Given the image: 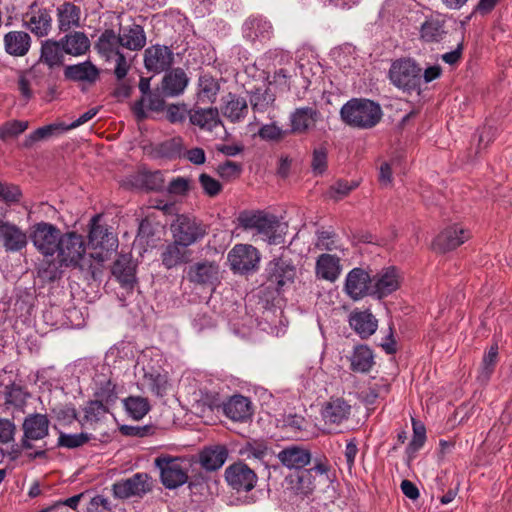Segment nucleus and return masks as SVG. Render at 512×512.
Segmentation results:
<instances>
[{
	"label": "nucleus",
	"instance_id": "f257e3e1",
	"mask_svg": "<svg viewBox=\"0 0 512 512\" xmlns=\"http://www.w3.org/2000/svg\"><path fill=\"white\" fill-rule=\"evenodd\" d=\"M239 226L252 232L270 245H278L284 242L287 225L282 223L277 216L263 211L243 212L238 217Z\"/></svg>",
	"mask_w": 512,
	"mask_h": 512
},
{
	"label": "nucleus",
	"instance_id": "f03ea898",
	"mask_svg": "<svg viewBox=\"0 0 512 512\" xmlns=\"http://www.w3.org/2000/svg\"><path fill=\"white\" fill-rule=\"evenodd\" d=\"M343 121L356 128L369 129L374 127L382 117L378 103L368 99H351L340 111Z\"/></svg>",
	"mask_w": 512,
	"mask_h": 512
},
{
	"label": "nucleus",
	"instance_id": "7ed1b4c3",
	"mask_svg": "<svg viewBox=\"0 0 512 512\" xmlns=\"http://www.w3.org/2000/svg\"><path fill=\"white\" fill-rule=\"evenodd\" d=\"M102 216L97 214L93 216L89 224L88 245L94 250L90 254L91 258L98 262H104L109 254L118 247V239L107 225L100 224Z\"/></svg>",
	"mask_w": 512,
	"mask_h": 512
},
{
	"label": "nucleus",
	"instance_id": "20e7f679",
	"mask_svg": "<svg viewBox=\"0 0 512 512\" xmlns=\"http://www.w3.org/2000/svg\"><path fill=\"white\" fill-rule=\"evenodd\" d=\"M56 253L57 259L64 266L78 267L81 270H84L86 266L90 267L84 238L75 232L63 234Z\"/></svg>",
	"mask_w": 512,
	"mask_h": 512
},
{
	"label": "nucleus",
	"instance_id": "39448f33",
	"mask_svg": "<svg viewBox=\"0 0 512 512\" xmlns=\"http://www.w3.org/2000/svg\"><path fill=\"white\" fill-rule=\"evenodd\" d=\"M23 438L19 445L21 451L35 459L45 456L44 449L33 450L32 440H41L47 437L49 433V420L46 415L35 413L28 415L23 422Z\"/></svg>",
	"mask_w": 512,
	"mask_h": 512
},
{
	"label": "nucleus",
	"instance_id": "423d86ee",
	"mask_svg": "<svg viewBox=\"0 0 512 512\" xmlns=\"http://www.w3.org/2000/svg\"><path fill=\"white\" fill-rule=\"evenodd\" d=\"M421 71L411 58H400L392 62L389 69L391 83L403 90H416L420 87Z\"/></svg>",
	"mask_w": 512,
	"mask_h": 512
},
{
	"label": "nucleus",
	"instance_id": "0eeeda50",
	"mask_svg": "<svg viewBox=\"0 0 512 512\" xmlns=\"http://www.w3.org/2000/svg\"><path fill=\"white\" fill-rule=\"evenodd\" d=\"M154 463L160 470L162 484L167 489H175L187 482L188 462L185 459L163 455L157 457Z\"/></svg>",
	"mask_w": 512,
	"mask_h": 512
},
{
	"label": "nucleus",
	"instance_id": "6e6552de",
	"mask_svg": "<svg viewBox=\"0 0 512 512\" xmlns=\"http://www.w3.org/2000/svg\"><path fill=\"white\" fill-rule=\"evenodd\" d=\"M173 240L182 247H189L206 235V226L199 220L188 215H178L171 224Z\"/></svg>",
	"mask_w": 512,
	"mask_h": 512
},
{
	"label": "nucleus",
	"instance_id": "1a4fd4ad",
	"mask_svg": "<svg viewBox=\"0 0 512 512\" xmlns=\"http://www.w3.org/2000/svg\"><path fill=\"white\" fill-rule=\"evenodd\" d=\"M63 234L55 225L37 223L31 233V240L35 248L44 256H53L59 246Z\"/></svg>",
	"mask_w": 512,
	"mask_h": 512
},
{
	"label": "nucleus",
	"instance_id": "9d476101",
	"mask_svg": "<svg viewBox=\"0 0 512 512\" xmlns=\"http://www.w3.org/2000/svg\"><path fill=\"white\" fill-rule=\"evenodd\" d=\"M231 269L240 274L253 272L258 268L260 255L258 250L249 244H237L228 253Z\"/></svg>",
	"mask_w": 512,
	"mask_h": 512
},
{
	"label": "nucleus",
	"instance_id": "9b49d317",
	"mask_svg": "<svg viewBox=\"0 0 512 512\" xmlns=\"http://www.w3.org/2000/svg\"><path fill=\"white\" fill-rule=\"evenodd\" d=\"M352 407L342 397H331L323 403L320 414L329 432L335 431L338 426L348 421Z\"/></svg>",
	"mask_w": 512,
	"mask_h": 512
},
{
	"label": "nucleus",
	"instance_id": "f8f14e48",
	"mask_svg": "<svg viewBox=\"0 0 512 512\" xmlns=\"http://www.w3.org/2000/svg\"><path fill=\"white\" fill-rule=\"evenodd\" d=\"M402 281L403 275L398 268L385 267L372 277V296L378 299L387 297L400 288Z\"/></svg>",
	"mask_w": 512,
	"mask_h": 512
},
{
	"label": "nucleus",
	"instance_id": "ddd939ff",
	"mask_svg": "<svg viewBox=\"0 0 512 512\" xmlns=\"http://www.w3.org/2000/svg\"><path fill=\"white\" fill-rule=\"evenodd\" d=\"M225 479L228 485L237 492H248L257 483V475L253 469L243 462H236L225 470Z\"/></svg>",
	"mask_w": 512,
	"mask_h": 512
},
{
	"label": "nucleus",
	"instance_id": "4468645a",
	"mask_svg": "<svg viewBox=\"0 0 512 512\" xmlns=\"http://www.w3.org/2000/svg\"><path fill=\"white\" fill-rule=\"evenodd\" d=\"M372 277L362 268H353L345 278L344 291L354 301L372 296Z\"/></svg>",
	"mask_w": 512,
	"mask_h": 512
},
{
	"label": "nucleus",
	"instance_id": "2eb2a0df",
	"mask_svg": "<svg viewBox=\"0 0 512 512\" xmlns=\"http://www.w3.org/2000/svg\"><path fill=\"white\" fill-rule=\"evenodd\" d=\"M470 237V231L461 224H451L435 237L432 247L438 252L451 251L465 243Z\"/></svg>",
	"mask_w": 512,
	"mask_h": 512
},
{
	"label": "nucleus",
	"instance_id": "dca6fc26",
	"mask_svg": "<svg viewBox=\"0 0 512 512\" xmlns=\"http://www.w3.org/2000/svg\"><path fill=\"white\" fill-rule=\"evenodd\" d=\"M22 25L38 38L46 37L52 29L50 11L34 3L23 15Z\"/></svg>",
	"mask_w": 512,
	"mask_h": 512
},
{
	"label": "nucleus",
	"instance_id": "f3484780",
	"mask_svg": "<svg viewBox=\"0 0 512 512\" xmlns=\"http://www.w3.org/2000/svg\"><path fill=\"white\" fill-rule=\"evenodd\" d=\"M296 269L294 265L283 258L270 261L266 267V277L269 286L277 291L294 281Z\"/></svg>",
	"mask_w": 512,
	"mask_h": 512
},
{
	"label": "nucleus",
	"instance_id": "a211bd4d",
	"mask_svg": "<svg viewBox=\"0 0 512 512\" xmlns=\"http://www.w3.org/2000/svg\"><path fill=\"white\" fill-rule=\"evenodd\" d=\"M220 274V267L217 263L201 261L189 266L187 278L192 283L214 289L220 282Z\"/></svg>",
	"mask_w": 512,
	"mask_h": 512
},
{
	"label": "nucleus",
	"instance_id": "6ab92c4d",
	"mask_svg": "<svg viewBox=\"0 0 512 512\" xmlns=\"http://www.w3.org/2000/svg\"><path fill=\"white\" fill-rule=\"evenodd\" d=\"M174 61L173 52L162 45H153L145 50L144 65L148 71L161 73L171 67Z\"/></svg>",
	"mask_w": 512,
	"mask_h": 512
},
{
	"label": "nucleus",
	"instance_id": "aec40b11",
	"mask_svg": "<svg viewBox=\"0 0 512 512\" xmlns=\"http://www.w3.org/2000/svg\"><path fill=\"white\" fill-rule=\"evenodd\" d=\"M148 479L147 474L136 473L130 478L116 482L113 485V493L120 499L140 496L149 490Z\"/></svg>",
	"mask_w": 512,
	"mask_h": 512
},
{
	"label": "nucleus",
	"instance_id": "412c9836",
	"mask_svg": "<svg viewBox=\"0 0 512 512\" xmlns=\"http://www.w3.org/2000/svg\"><path fill=\"white\" fill-rule=\"evenodd\" d=\"M0 244L7 252H18L26 247L27 235L11 222H0Z\"/></svg>",
	"mask_w": 512,
	"mask_h": 512
},
{
	"label": "nucleus",
	"instance_id": "4be33fe9",
	"mask_svg": "<svg viewBox=\"0 0 512 512\" xmlns=\"http://www.w3.org/2000/svg\"><path fill=\"white\" fill-rule=\"evenodd\" d=\"M189 121L199 129L214 132L217 129H224L223 123L219 117L217 108H195L188 113Z\"/></svg>",
	"mask_w": 512,
	"mask_h": 512
},
{
	"label": "nucleus",
	"instance_id": "5701e85b",
	"mask_svg": "<svg viewBox=\"0 0 512 512\" xmlns=\"http://www.w3.org/2000/svg\"><path fill=\"white\" fill-rule=\"evenodd\" d=\"M279 461L288 469L301 470L311 461L310 451L300 445H290L282 449L277 455Z\"/></svg>",
	"mask_w": 512,
	"mask_h": 512
},
{
	"label": "nucleus",
	"instance_id": "b1692460",
	"mask_svg": "<svg viewBox=\"0 0 512 512\" xmlns=\"http://www.w3.org/2000/svg\"><path fill=\"white\" fill-rule=\"evenodd\" d=\"M99 76L100 70L89 60L64 68V77L74 82L94 84Z\"/></svg>",
	"mask_w": 512,
	"mask_h": 512
},
{
	"label": "nucleus",
	"instance_id": "393cba45",
	"mask_svg": "<svg viewBox=\"0 0 512 512\" xmlns=\"http://www.w3.org/2000/svg\"><path fill=\"white\" fill-rule=\"evenodd\" d=\"M320 112L312 107H301L290 114L291 131L303 134L312 130L320 119Z\"/></svg>",
	"mask_w": 512,
	"mask_h": 512
},
{
	"label": "nucleus",
	"instance_id": "a878e982",
	"mask_svg": "<svg viewBox=\"0 0 512 512\" xmlns=\"http://www.w3.org/2000/svg\"><path fill=\"white\" fill-rule=\"evenodd\" d=\"M272 35V24L262 16L250 17L243 24V36L249 41H267Z\"/></svg>",
	"mask_w": 512,
	"mask_h": 512
},
{
	"label": "nucleus",
	"instance_id": "bb28decb",
	"mask_svg": "<svg viewBox=\"0 0 512 512\" xmlns=\"http://www.w3.org/2000/svg\"><path fill=\"white\" fill-rule=\"evenodd\" d=\"M3 43L7 54L13 57H23L29 52L32 39L25 31L13 30L4 35Z\"/></svg>",
	"mask_w": 512,
	"mask_h": 512
},
{
	"label": "nucleus",
	"instance_id": "cd10ccee",
	"mask_svg": "<svg viewBox=\"0 0 512 512\" xmlns=\"http://www.w3.org/2000/svg\"><path fill=\"white\" fill-rule=\"evenodd\" d=\"M351 328L363 339L373 335L378 328V320L369 311H353L349 316Z\"/></svg>",
	"mask_w": 512,
	"mask_h": 512
},
{
	"label": "nucleus",
	"instance_id": "c85d7f7f",
	"mask_svg": "<svg viewBox=\"0 0 512 512\" xmlns=\"http://www.w3.org/2000/svg\"><path fill=\"white\" fill-rule=\"evenodd\" d=\"M122 48L139 51L146 45V35L142 26L131 24L120 28L117 34Z\"/></svg>",
	"mask_w": 512,
	"mask_h": 512
},
{
	"label": "nucleus",
	"instance_id": "c756f323",
	"mask_svg": "<svg viewBox=\"0 0 512 512\" xmlns=\"http://www.w3.org/2000/svg\"><path fill=\"white\" fill-rule=\"evenodd\" d=\"M341 271L340 259L335 255L324 253L317 258L315 273L319 279L335 282Z\"/></svg>",
	"mask_w": 512,
	"mask_h": 512
},
{
	"label": "nucleus",
	"instance_id": "7c9ffc66",
	"mask_svg": "<svg viewBox=\"0 0 512 512\" xmlns=\"http://www.w3.org/2000/svg\"><path fill=\"white\" fill-rule=\"evenodd\" d=\"M221 112L229 121L240 122L248 114L247 101L245 98L230 93L223 99Z\"/></svg>",
	"mask_w": 512,
	"mask_h": 512
},
{
	"label": "nucleus",
	"instance_id": "2f4dec72",
	"mask_svg": "<svg viewBox=\"0 0 512 512\" xmlns=\"http://www.w3.org/2000/svg\"><path fill=\"white\" fill-rule=\"evenodd\" d=\"M188 82L189 79L183 69H172L163 77L162 92L168 97L178 96L184 92Z\"/></svg>",
	"mask_w": 512,
	"mask_h": 512
},
{
	"label": "nucleus",
	"instance_id": "473e14b6",
	"mask_svg": "<svg viewBox=\"0 0 512 512\" xmlns=\"http://www.w3.org/2000/svg\"><path fill=\"white\" fill-rule=\"evenodd\" d=\"M120 47L119 37L112 29L103 31L95 43V49L105 61H111L115 55L120 53Z\"/></svg>",
	"mask_w": 512,
	"mask_h": 512
},
{
	"label": "nucleus",
	"instance_id": "72a5a7b5",
	"mask_svg": "<svg viewBox=\"0 0 512 512\" xmlns=\"http://www.w3.org/2000/svg\"><path fill=\"white\" fill-rule=\"evenodd\" d=\"M224 412L234 421H245L252 415L251 402L245 396L234 395L225 403Z\"/></svg>",
	"mask_w": 512,
	"mask_h": 512
},
{
	"label": "nucleus",
	"instance_id": "f704fd0d",
	"mask_svg": "<svg viewBox=\"0 0 512 512\" xmlns=\"http://www.w3.org/2000/svg\"><path fill=\"white\" fill-rule=\"evenodd\" d=\"M64 54L65 52L60 40L47 39L41 44L40 61L49 68L62 65Z\"/></svg>",
	"mask_w": 512,
	"mask_h": 512
},
{
	"label": "nucleus",
	"instance_id": "c9c22d12",
	"mask_svg": "<svg viewBox=\"0 0 512 512\" xmlns=\"http://www.w3.org/2000/svg\"><path fill=\"white\" fill-rule=\"evenodd\" d=\"M112 273L124 288H132L135 282V267L131 259L126 256H120L112 267Z\"/></svg>",
	"mask_w": 512,
	"mask_h": 512
},
{
	"label": "nucleus",
	"instance_id": "e433bc0d",
	"mask_svg": "<svg viewBox=\"0 0 512 512\" xmlns=\"http://www.w3.org/2000/svg\"><path fill=\"white\" fill-rule=\"evenodd\" d=\"M65 54L72 56H82L90 48L88 37L82 32H74L65 35L60 39Z\"/></svg>",
	"mask_w": 512,
	"mask_h": 512
},
{
	"label": "nucleus",
	"instance_id": "4c0bfd02",
	"mask_svg": "<svg viewBox=\"0 0 512 512\" xmlns=\"http://www.w3.org/2000/svg\"><path fill=\"white\" fill-rule=\"evenodd\" d=\"M80 8L76 5L65 2L57 8L59 29L66 32L80 23Z\"/></svg>",
	"mask_w": 512,
	"mask_h": 512
},
{
	"label": "nucleus",
	"instance_id": "58836bf2",
	"mask_svg": "<svg viewBox=\"0 0 512 512\" xmlns=\"http://www.w3.org/2000/svg\"><path fill=\"white\" fill-rule=\"evenodd\" d=\"M351 369L358 373L369 372L374 365V355L367 345H358L350 357Z\"/></svg>",
	"mask_w": 512,
	"mask_h": 512
},
{
	"label": "nucleus",
	"instance_id": "ea45409f",
	"mask_svg": "<svg viewBox=\"0 0 512 512\" xmlns=\"http://www.w3.org/2000/svg\"><path fill=\"white\" fill-rule=\"evenodd\" d=\"M227 457L228 451L224 446H213L201 452L200 463L207 470H217L223 466Z\"/></svg>",
	"mask_w": 512,
	"mask_h": 512
},
{
	"label": "nucleus",
	"instance_id": "a19ab883",
	"mask_svg": "<svg viewBox=\"0 0 512 512\" xmlns=\"http://www.w3.org/2000/svg\"><path fill=\"white\" fill-rule=\"evenodd\" d=\"M444 35V21L439 17H429L421 25L420 37L425 42H439Z\"/></svg>",
	"mask_w": 512,
	"mask_h": 512
},
{
	"label": "nucleus",
	"instance_id": "79ce46f5",
	"mask_svg": "<svg viewBox=\"0 0 512 512\" xmlns=\"http://www.w3.org/2000/svg\"><path fill=\"white\" fill-rule=\"evenodd\" d=\"M143 385L155 396L162 397L167 391V376L156 370H144Z\"/></svg>",
	"mask_w": 512,
	"mask_h": 512
},
{
	"label": "nucleus",
	"instance_id": "37998d69",
	"mask_svg": "<svg viewBox=\"0 0 512 512\" xmlns=\"http://www.w3.org/2000/svg\"><path fill=\"white\" fill-rule=\"evenodd\" d=\"M185 248L175 240L168 244L161 255L163 265L167 269H171L184 263L188 258Z\"/></svg>",
	"mask_w": 512,
	"mask_h": 512
},
{
	"label": "nucleus",
	"instance_id": "c03bdc74",
	"mask_svg": "<svg viewBox=\"0 0 512 512\" xmlns=\"http://www.w3.org/2000/svg\"><path fill=\"white\" fill-rule=\"evenodd\" d=\"M125 411L134 420H141L150 410V404L141 396H130L123 400Z\"/></svg>",
	"mask_w": 512,
	"mask_h": 512
},
{
	"label": "nucleus",
	"instance_id": "a18cd8bd",
	"mask_svg": "<svg viewBox=\"0 0 512 512\" xmlns=\"http://www.w3.org/2000/svg\"><path fill=\"white\" fill-rule=\"evenodd\" d=\"M292 488L302 495H308L316 487L313 470L301 469L295 476L291 477Z\"/></svg>",
	"mask_w": 512,
	"mask_h": 512
},
{
	"label": "nucleus",
	"instance_id": "49530a36",
	"mask_svg": "<svg viewBox=\"0 0 512 512\" xmlns=\"http://www.w3.org/2000/svg\"><path fill=\"white\" fill-rule=\"evenodd\" d=\"M164 108V99L158 93H150L142 96L141 100L135 105L134 110L139 119L146 117L145 110L161 111Z\"/></svg>",
	"mask_w": 512,
	"mask_h": 512
},
{
	"label": "nucleus",
	"instance_id": "de8ad7c7",
	"mask_svg": "<svg viewBox=\"0 0 512 512\" xmlns=\"http://www.w3.org/2000/svg\"><path fill=\"white\" fill-rule=\"evenodd\" d=\"M94 397L106 405H112L118 398L116 385L110 380L95 381Z\"/></svg>",
	"mask_w": 512,
	"mask_h": 512
},
{
	"label": "nucleus",
	"instance_id": "09e8293b",
	"mask_svg": "<svg viewBox=\"0 0 512 512\" xmlns=\"http://www.w3.org/2000/svg\"><path fill=\"white\" fill-rule=\"evenodd\" d=\"M108 405L99 400L89 401L84 408L83 421L85 424L94 425L100 422L108 414Z\"/></svg>",
	"mask_w": 512,
	"mask_h": 512
},
{
	"label": "nucleus",
	"instance_id": "8fccbe9b",
	"mask_svg": "<svg viewBox=\"0 0 512 512\" xmlns=\"http://www.w3.org/2000/svg\"><path fill=\"white\" fill-rule=\"evenodd\" d=\"M240 454L246 459L262 461L268 455V446L263 441H249L240 449Z\"/></svg>",
	"mask_w": 512,
	"mask_h": 512
},
{
	"label": "nucleus",
	"instance_id": "3c124183",
	"mask_svg": "<svg viewBox=\"0 0 512 512\" xmlns=\"http://www.w3.org/2000/svg\"><path fill=\"white\" fill-rule=\"evenodd\" d=\"M5 404L22 408L28 397V393L19 385L11 384L5 387Z\"/></svg>",
	"mask_w": 512,
	"mask_h": 512
},
{
	"label": "nucleus",
	"instance_id": "603ef678",
	"mask_svg": "<svg viewBox=\"0 0 512 512\" xmlns=\"http://www.w3.org/2000/svg\"><path fill=\"white\" fill-rule=\"evenodd\" d=\"M63 265L59 262L51 260H43L38 267V276L44 281H54L61 276V267Z\"/></svg>",
	"mask_w": 512,
	"mask_h": 512
},
{
	"label": "nucleus",
	"instance_id": "864d4df0",
	"mask_svg": "<svg viewBox=\"0 0 512 512\" xmlns=\"http://www.w3.org/2000/svg\"><path fill=\"white\" fill-rule=\"evenodd\" d=\"M294 68L297 71L298 77L302 78V86L310 83V78L316 74V70H319V66L316 62H310L302 57H299L297 62L293 63Z\"/></svg>",
	"mask_w": 512,
	"mask_h": 512
},
{
	"label": "nucleus",
	"instance_id": "5fc2aeb1",
	"mask_svg": "<svg viewBox=\"0 0 512 512\" xmlns=\"http://www.w3.org/2000/svg\"><path fill=\"white\" fill-rule=\"evenodd\" d=\"M219 91V85L217 81L207 75L200 77L199 79V96L204 101H213Z\"/></svg>",
	"mask_w": 512,
	"mask_h": 512
},
{
	"label": "nucleus",
	"instance_id": "6e6d98bb",
	"mask_svg": "<svg viewBox=\"0 0 512 512\" xmlns=\"http://www.w3.org/2000/svg\"><path fill=\"white\" fill-rule=\"evenodd\" d=\"M139 182L147 190H161L164 187V175L161 171L143 172L139 175Z\"/></svg>",
	"mask_w": 512,
	"mask_h": 512
},
{
	"label": "nucleus",
	"instance_id": "4d7b16f0",
	"mask_svg": "<svg viewBox=\"0 0 512 512\" xmlns=\"http://www.w3.org/2000/svg\"><path fill=\"white\" fill-rule=\"evenodd\" d=\"M63 127L62 124H49L40 127L26 137L24 146L31 147L35 142L51 137L55 131L62 130Z\"/></svg>",
	"mask_w": 512,
	"mask_h": 512
},
{
	"label": "nucleus",
	"instance_id": "13d9d810",
	"mask_svg": "<svg viewBox=\"0 0 512 512\" xmlns=\"http://www.w3.org/2000/svg\"><path fill=\"white\" fill-rule=\"evenodd\" d=\"M355 48L351 45H345L343 47L334 49L332 55L335 62L341 68L351 67L355 63Z\"/></svg>",
	"mask_w": 512,
	"mask_h": 512
},
{
	"label": "nucleus",
	"instance_id": "bf43d9fd",
	"mask_svg": "<svg viewBox=\"0 0 512 512\" xmlns=\"http://www.w3.org/2000/svg\"><path fill=\"white\" fill-rule=\"evenodd\" d=\"M296 78H298L297 71L293 63H290L274 72L273 82L289 89L291 82H294Z\"/></svg>",
	"mask_w": 512,
	"mask_h": 512
},
{
	"label": "nucleus",
	"instance_id": "052dcab7",
	"mask_svg": "<svg viewBox=\"0 0 512 512\" xmlns=\"http://www.w3.org/2000/svg\"><path fill=\"white\" fill-rule=\"evenodd\" d=\"M91 439V435L88 433H77V434H68L61 433L58 438L59 446L73 449L80 447L87 443Z\"/></svg>",
	"mask_w": 512,
	"mask_h": 512
},
{
	"label": "nucleus",
	"instance_id": "680f3d73",
	"mask_svg": "<svg viewBox=\"0 0 512 512\" xmlns=\"http://www.w3.org/2000/svg\"><path fill=\"white\" fill-rule=\"evenodd\" d=\"M274 102V95L268 90L256 91L251 95L250 103L255 112L266 111Z\"/></svg>",
	"mask_w": 512,
	"mask_h": 512
},
{
	"label": "nucleus",
	"instance_id": "e2e57ef3",
	"mask_svg": "<svg viewBox=\"0 0 512 512\" xmlns=\"http://www.w3.org/2000/svg\"><path fill=\"white\" fill-rule=\"evenodd\" d=\"M28 128L27 121L12 120L0 126V140L16 137Z\"/></svg>",
	"mask_w": 512,
	"mask_h": 512
},
{
	"label": "nucleus",
	"instance_id": "0e129e2a",
	"mask_svg": "<svg viewBox=\"0 0 512 512\" xmlns=\"http://www.w3.org/2000/svg\"><path fill=\"white\" fill-rule=\"evenodd\" d=\"M328 151L325 147L313 150L311 168L314 175H322L327 169Z\"/></svg>",
	"mask_w": 512,
	"mask_h": 512
},
{
	"label": "nucleus",
	"instance_id": "69168bd1",
	"mask_svg": "<svg viewBox=\"0 0 512 512\" xmlns=\"http://www.w3.org/2000/svg\"><path fill=\"white\" fill-rule=\"evenodd\" d=\"M425 440L426 431L424 425L413 420V438L407 447L408 453H416L423 446Z\"/></svg>",
	"mask_w": 512,
	"mask_h": 512
},
{
	"label": "nucleus",
	"instance_id": "338daca9",
	"mask_svg": "<svg viewBox=\"0 0 512 512\" xmlns=\"http://www.w3.org/2000/svg\"><path fill=\"white\" fill-rule=\"evenodd\" d=\"M316 247L327 251L342 249L341 245L338 243V240L335 237V234L330 231L318 232Z\"/></svg>",
	"mask_w": 512,
	"mask_h": 512
},
{
	"label": "nucleus",
	"instance_id": "774afa93",
	"mask_svg": "<svg viewBox=\"0 0 512 512\" xmlns=\"http://www.w3.org/2000/svg\"><path fill=\"white\" fill-rule=\"evenodd\" d=\"M16 425L12 420L0 418V449L14 442Z\"/></svg>",
	"mask_w": 512,
	"mask_h": 512
}]
</instances>
